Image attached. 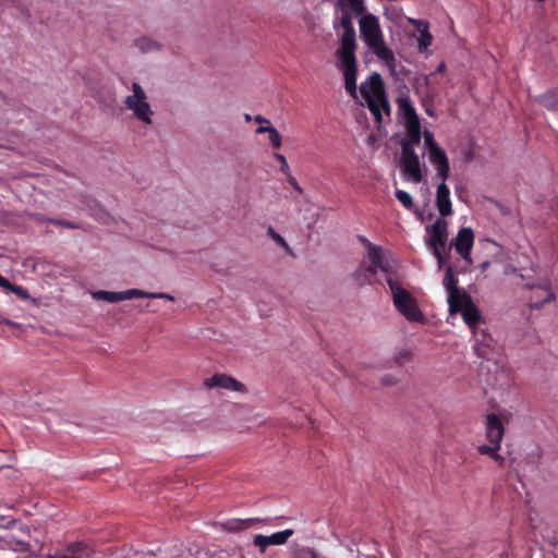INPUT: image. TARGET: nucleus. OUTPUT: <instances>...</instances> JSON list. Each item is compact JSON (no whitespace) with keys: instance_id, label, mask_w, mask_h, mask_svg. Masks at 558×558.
I'll return each mask as SVG.
<instances>
[{"instance_id":"nucleus-1","label":"nucleus","mask_w":558,"mask_h":558,"mask_svg":"<svg viewBox=\"0 0 558 558\" xmlns=\"http://www.w3.org/2000/svg\"><path fill=\"white\" fill-rule=\"evenodd\" d=\"M341 15L335 19L332 27L335 31L341 29L339 35L340 47L336 50V57L339 59V68L342 70L344 88L352 96L356 97V74L357 64L355 50L357 48L356 32L353 25L352 13L340 12Z\"/></svg>"},{"instance_id":"nucleus-2","label":"nucleus","mask_w":558,"mask_h":558,"mask_svg":"<svg viewBox=\"0 0 558 558\" xmlns=\"http://www.w3.org/2000/svg\"><path fill=\"white\" fill-rule=\"evenodd\" d=\"M359 31L367 49L384 61L390 72H395L397 60L393 51L385 43L379 17L373 13L364 14L359 20Z\"/></svg>"},{"instance_id":"nucleus-3","label":"nucleus","mask_w":558,"mask_h":558,"mask_svg":"<svg viewBox=\"0 0 558 558\" xmlns=\"http://www.w3.org/2000/svg\"><path fill=\"white\" fill-rule=\"evenodd\" d=\"M360 92L366 100L367 107L374 116L375 121L380 123L383 120L381 110H386L387 113L390 111L380 74L374 72L369 75L368 81L361 85Z\"/></svg>"},{"instance_id":"nucleus-4","label":"nucleus","mask_w":558,"mask_h":558,"mask_svg":"<svg viewBox=\"0 0 558 558\" xmlns=\"http://www.w3.org/2000/svg\"><path fill=\"white\" fill-rule=\"evenodd\" d=\"M387 283L391 291L392 302L397 311L411 323H423L424 314L420 310L414 296L391 277L387 278Z\"/></svg>"},{"instance_id":"nucleus-5","label":"nucleus","mask_w":558,"mask_h":558,"mask_svg":"<svg viewBox=\"0 0 558 558\" xmlns=\"http://www.w3.org/2000/svg\"><path fill=\"white\" fill-rule=\"evenodd\" d=\"M504 434L505 426L501 418L495 413L487 414L485 423V435L490 445H481L477 447V451L483 456H488L499 465H504L505 462V458L498 453Z\"/></svg>"},{"instance_id":"nucleus-6","label":"nucleus","mask_w":558,"mask_h":558,"mask_svg":"<svg viewBox=\"0 0 558 558\" xmlns=\"http://www.w3.org/2000/svg\"><path fill=\"white\" fill-rule=\"evenodd\" d=\"M132 95L124 99V106L128 110L132 111L133 117L144 124H151V117L154 111L147 101V95L143 87L133 82L131 86Z\"/></svg>"},{"instance_id":"nucleus-7","label":"nucleus","mask_w":558,"mask_h":558,"mask_svg":"<svg viewBox=\"0 0 558 558\" xmlns=\"http://www.w3.org/2000/svg\"><path fill=\"white\" fill-rule=\"evenodd\" d=\"M424 144L428 150V159L436 168V175L440 180H447L450 173V165L446 151L436 143L429 131L424 132Z\"/></svg>"},{"instance_id":"nucleus-8","label":"nucleus","mask_w":558,"mask_h":558,"mask_svg":"<svg viewBox=\"0 0 558 558\" xmlns=\"http://www.w3.org/2000/svg\"><path fill=\"white\" fill-rule=\"evenodd\" d=\"M524 287L532 290L529 302V307L531 310H541L545 304L553 302L556 299L548 279H542L537 282H526L524 283Z\"/></svg>"},{"instance_id":"nucleus-9","label":"nucleus","mask_w":558,"mask_h":558,"mask_svg":"<svg viewBox=\"0 0 558 558\" xmlns=\"http://www.w3.org/2000/svg\"><path fill=\"white\" fill-rule=\"evenodd\" d=\"M400 167L403 177L413 183H420L423 179L418 155L414 148L405 147L401 150Z\"/></svg>"},{"instance_id":"nucleus-10","label":"nucleus","mask_w":558,"mask_h":558,"mask_svg":"<svg viewBox=\"0 0 558 558\" xmlns=\"http://www.w3.org/2000/svg\"><path fill=\"white\" fill-rule=\"evenodd\" d=\"M450 314L461 313L464 323L473 331L481 319L477 306L473 303L470 294H463L461 299L456 301L454 307H449Z\"/></svg>"},{"instance_id":"nucleus-11","label":"nucleus","mask_w":558,"mask_h":558,"mask_svg":"<svg viewBox=\"0 0 558 558\" xmlns=\"http://www.w3.org/2000/svg\"><path fill=\"white\" fill-rule=\"evenodd\" d=\"M474 243V232L470 227L461 228L454 239L450 243V247H454L456 251L462 256V258L472 264L471 251Z\"/></svg>"},{"instance_id":"nucleus-12","label":"nucleus","mask_w":558,"mask_h":558,"mask_svg":"<svg viewBox=\"0 0 558 558\" xmlns=\"http://www.w3.org/2000/svg\"><path fill=\"white\" fill-rule=\"evenodd\" d=\"M293 535L292 530H282L279 532H276L271 535H264V534H255L254 539H252V543H254V546L260 550L262 554L265 553L266 548L271 545H283L289 541V538Z\"/></svg>"},{"instance_id":"nucleus-13","label":"nucleus","mask_w":558,"mask_h":558,"mask_svg":"<svg viewBox=\"0 0 558 558\" xmlns=\"http://www.w3.org/2000/svg\"><path fill=\"white\" fill-rule=\"evenodd\" d=\"M430 238L427 241L429 250L445 248L448 242V223L444 218H437L430 226Z\"/></svg>"},{"instance_id":"nucleus-14","label":"nucleus","mask_w":558,"mask_h":558,"mask_svg":"<svg viewBox=\"0 0 558 558\" xmlns=\"http://www.w3.org/2000/svg\"><path fill=\"white\" fill-rule=\"evenodd\" d=\"M95 549L86 542H71L62 551H57L53 558H93Z\"/></svg>"},{"instance_id":"nucleus-15","label":"nucleus","mask_w":558,"mask_h":558,"mask_svg":"<svg viewBox=\"0 0 558 558\" xmlns=\"http://www.w3.org/2000/svg\"><path fill=\"white\" fill-rule=\"evenodd\" d=\"M206 388H222L231 391H245V386L235 378L226 374H215L204 380Z\"/></svg>"},{"instance_id":"nucleus-16","label":"nucleus","mask_w":558,"mask_h":558,"mask_svg":"<svg viewBox=\"0 0 558 558\" xmlns=\"http://www.w3.org/2000/svg\"><path fill=\"white\" fill-rule=\"evenodd\" d=\"M144 294L143 290L140 289H130L120 292H111L99 290L93 293V298L96 300H102L109 303H117L124 300H131L134 298L142 296Z\"/></svg>"},{"instance_id":"nucleus-17","label":"nucleus","mask_w":558,"mask_h":558,"mask_svg":"<svg viewBox=\"0 0 558 558\" xmlns=\"http://www.w3.org/2000/svg\"><path fill=\"white\" fill-rule=\"evenodd\" d=\"M457 283H458V280L456 279V277L453 275L452 267L448 266L446 268L442 284L448 292L449 307H454L456 301L461 299L463 294H468L463 289H459Z\"/></svg>"},{"instance_id":"nucleus-18","label":"nucleus","mask_w":558,"mask_h":558,"mask_svg":"<svg viewBox=\"0 0 558 558\" xmlns=\"http://www.w3.org/2000/svg\"><path fill=\"white\" fill-rule=\"evenodd\" d=\"M436 206L439 214L442 217L449 216L452 214V206L450 201V190L446 184V180H441V182L437 186L436 192Z\"/></svg>"},{"instance_id":"nucleus-19","label":"nucleus","mask_w":558,"mask_h":558,"mask_svg":"<svg viewBox=\"0 0 558 558\" xmlns=\"http://www.w3.org/2000/svg\"><path fill=\"white\" fill-rule=\"evenodd\" d=\"M335 7L339 12L352 13L355 16L368 13L364 0H337Z\"/></svg>"},{"instance_id":"nucleus-20","label":"nucleus","mask_w":558,"mask_h":558,"mask_svg":"<svg viewBox=\"0 0 558 558\" xmlns=\"http://www.w3.org/2000/svg\"><path fill=\"white\" fill-rule=\"evenodd\" d=\"M413 25L416 31L420 33L418 41V51L424 52L432 45L433 36L428 31V23L423 20H412Z\"/></svg>"},{"instance_id":"nucleus-21","label":"nucleus","mask_w":558,"mask_h":558,"mask_svg":"<svg viewBox=\"0 0 558 558\" xmlns=\"http://www.w3.org/2000/svg\"><path fill=\"white\" fill-rule=\"evenodd\" d=\"M407 129V137L401 144V150L405 147L414 148L417 145L422 137L421 124L418 122H412L405 124Z\"/></svg>"},{"instance_id":"nucleus-22","label":"nucleus","mask_w":558,"mask_h":558,"mask_svg":"<svg viewBox=\"0 0 558 558\" xmlns=\"http://www.w3.org/2000/svg\"><path fill=\"white\" fill-rule=\"evenodd\" d=\"M398 106L403 113L405 124L420 121L415 108L409 97H400L398 99Z\"/></svg>"},{"instance_id":"nucleus-23","label":"nucleus","mask_w":558,"mask_h":558,"mask_svg":"<svg viewBox=\"0 0 558 558\" xmlns=\"http://www.w3.org/2000/svg\"><path fill=\"white\" fill-rule=\"evenodd\" d=\"M368 259L371 264H374V266L381 267V271L387 272V265L384 262V256L381 253V248L373 243H368Z\"/></svg>"},{"instance_id":"nucleus-24","label":"nucleus","mask_w":558,"mask_h":558,"mask_svg":"<svg viewBox=\"0 0 558 558\" xmlns=\"http://www.w3.org/2000/svg\"><path fill=\"white\" fill-rule=\"evenodd\" d=\"M538 101L548 110H558V88L549 90L538 97Z\"/></svg>"},{"instance_id":"nucleus-25","label":"nucleus","mask_w":558,"mask_h":558,"mask_svg":"<svg viewBox=\"0 0 558 558\" xmlns=\"http://www.w3.org/2000/svg\"><path fill=\"white\" fill-rule=\"evenodd\" d=\"M9 545H11L12 550H14V551H19V553L33 551V545L29 543V539H25L23 537H17L15 535H13L11 541H9Z\"/></svg>"},{"instance_id":"nucleus-26","label":"nucleus","mask_w":558,"mask_h":558,"mask_svg":"<svg viewBox=\"0 0 558 558\" xmlns=\"http://www.w3.org/2000/svg\"><path fill=\"white\" fill-rule=\"evenodd\" d=\"M353 280L356 287L361 288L365 284L372 283V277L367 274V270L364 269V265H361L353 272Z\"/></svg>"},{"instance_id":"nucleus-27","label":"nucleus","mask_w":558,"mask_h":558,"mask_svg":"<svg viewBox=\"0 0 558 558\" xmlns=\"http://www.w3.org/2000/svg\"><path fill=\"white\" fill-rule=\"evenodd\" d=\"M135 46L142 52H149L153 50H158L160 48L159 44L151 38L142 37L135 41Z\"/></svg>"},{"instance_id":"nucleus-28","label":"nucleus","mask_w":558,"mask_h":558,"mask_svg":"<svg viewBox=\"0 0 558 558\" xmlns=\"http://www.w3.org/2000/svg\"><path fill=\"white\" fill-rule=\"evenodd\" d=\"M395 196L402 204V206L405 209H408V210L413 209V207H414L413 198L408 192H405L403 190H397L395 192Z\"/></svg>"},{"instance_id":"nucleus-29","label":"nucleus","mask_w":558,"mask_h":558,"mask_svg":"<svg viewBox=\"0 0 558 558\" xmlns=\"http://www.w3.org/2000/svg\"><path fill=\"white\" fill-rule=\"evenodd\" d=\"M267 234L282 248H284L288 253H291V248L287 241L278 233L272 227H268Z\"/></svg>"},{"instance_id":"nucleus-30","label":"nucleus","mask_w":558,"mask_h":558,"mask_svg":"<svg viewBox=\"0 0 558 558\" xmlns=\"http://www.w3.org/2000/svg\"><path fill=\"white\" fill-rule=\"evenodd\" d=\"M412 359V352L408 349H403L395 354L392 361L396 365H403Z\"/></svg>"},{"instance_id":"nucleus-31","label":"nucleus","mask_w":558,"mask_h":558,"mask_svg":"<svg viewBox=\"0 0 558 558\" xmlns=\"http://www.w3.org/2000/svg\"><path fill=\"white\" fill-rule=\"evenodd\" d=\"M45 221L50 222L54 226L68 228V229H80V225L70 220L47 218Z\"/></svg>"},{"instance_id":"nucleus-32","label":"nucleus","mask_w":558,"mask_h":558,"mask_svg":"<svg viewBox=\"0 0 558 558\" xmlns=\"http://www.w3.org/2000/svg\"><path fill=\"white\" fill-rule=\"evenodd\" d=\"M519 274V277L526 282H537L538 280L535 279V269H520L517 270Z\"/></svg>"},{"instance_id":"nucleus-33","label":"nucleus","mask_w":558,"mask_h":558,"mask_svg":"<svg viewBox=\"0 0 558 558\" xmlns=\"http://www.w3.org/2000/svg\"><path fill=\"white\" fill-rule=\"evenodd\" d=\"M269 141L274 148L278 149L281 147L282 137L281 134L278 132L276 128H272V130L268 133Z\"/></svg>"},{"instance_id":"nucleus-34","label":"nucleus","mask_w":558,"mask_h":558,"mask_svg":"<svg viewBox=\"0 0 558 558\" xmlns=\"http://www.w3.org/2000/svg\"><path fill=\"white\" fill-rule=\"evenodd\" d=\"M141 298L165 299V300H169V301H174L173 295L166 293V292L149 293V292L144 291V294Z\"/></svg>"},{"instance_id":"nucleus-35","label":"nucleus","mask_w":558,"mask_h":558,"mask_svg":"<svg viewBox=\"0 0 558 558\" xmlns=\"http://www.w3.org/2000/svg\"><path fill=\"white\" fill-rule=\"evenodd\" d=\"M10 291L16 294L22 300H27L29 298L27 290L22 286L12 284Z\"/></svg>"},{"instance_id":"nucleus-36","label":"nucleus","mask_w":558,"mask_h":558,"mask_svg":"<svg viewBox=\"0 0 558 558\" xmlns=\"http://www.w3.org/2000/svg\"><path fill=\"white\" fill-rule=\"evenodd\" d=\"M274 156L280 162V170L283 173L289 174L290 168H289L286 157L279 153H276Z\"/></svg>"},{"instance_id":"nucleus-37","label":"nucleus","mask_w":558,"mask_h":558,"mask_svg":"<svg viewBox=\"0 0 558 558\" xmlns=\"http://www.w3.org/2000/svg\"><path fill=\"white\" fill-rule=\"evenodd\" d=\"M442 250L444 248H437V247H435V250H430L432 254L437 259L438 269H441L444 267V264H445V258H444V255H442V252H441Z\"/></svg>"},{"instance_id":"nucleus-38","label":"nucleus","mask_w":558,"mask_h":558,"mask_svg":"<svg viewBox=\"0 0 558 558\" xmlns=\"http://www.w3.org/2000/svg\"><path fill=\"white\" fill-rule=\"evenodd\" d=\"M364 269L367 270V274L371 277H374L378 272V270H381V267H379L377 265L374 266V264L369 263V265H367V266L364 265Z\"/></svg>"},{"instance_id":"nucleus-39","label":"nucleus","mask_w":558,"mask_h":558,"mask_svg":"<svg viewBox=\"0 0 558 558\" xmlns=\"http://www.w3.org/2000/svg\"><path fill=\"white\" fill-rule=\"evenodd\" d=\"M0 287L10 291L12 283L0 274Z\"/></svg>"},{"instance_id":"nucleus-40","label":"nucleus","mask_w":558,"mask_h":558,"mask_svg":"<svg viewBox=\"0 0 558 558\" xmlns=\"http://www.w3.org/2000/svg\"><path fill=\"white\" fill-rule=\"evenodd\" d=\"M183 483L180 476H175V478H167L165 482L161 483V485H172V484H180Z\"/></svg>"},{"instance_id":"nucleus-41","label":"nucleus","mask_w":558,"mask_h":558,"mask_svg":"<svg viewBox=\"0 0 558 558\" xmlns=\"http://www.w3.org/2000/svg\"><path fill=\"white\" fill-rule=\"evenodd\" d=\"M272 128H274L272 125H266V126L260 125V126H258V128L256 129V133H258V134H262V133H269V132L272 130Z\"/></svg>"},{"instance_id":"nucleus-42","label":"nucleus","mask_w":558,"mask_h":558,"mask_svg":"<svg viewBox=\"0 0 558 558\" xmlns=\"http://www.w3.org/2000/svg\"><path fill=\"white\" fill-rule=\"evenodd\" d=\"M0 325H7V326H16V324L8 318H4L2 316H0Z\"/></svg>"},{"instance_id":"nucleus-43","label":"nucleus","mask_w":558,"mask_h":558,"mask_svg":"<svg viewBox=\"0 0 558 558\" xmlns=\"http://www.w3.org/2000/svg\"><path fill=\"white\" fill-rule=\"evenodd\" d=\"M255 121H256L257 123H267V124H269V120H268V119H266V118H265V117H263V116H259V114L255 117Z\"/></svg>"},{"instance_id":"nucleus-44","label":"nucleus","mask_w":558,"mask_h":558,"mask_svg":"<svg viewBox=\"0 0 558 558\" xmlns=\"http://www.w3.org/2000/svg\"><path fill=\"white\" fill-rule=\"evenodd\" d=\"M289 182L292 184V186H294V189L299 192H301V187L299 186V184L296 183L295 179L293 177H290L289 178Z\"/></svg>"},{"instance_id":"nucleus-45","label":"nucleus","mask_w":558,"mask_h":558,"mask_svg":"<svg viewBox=\"0 0 558 558\" xmlns=\"http://www.w3.org/2000/svg\"><path fill=\"white\" fill-rule=\"evenodd\" d=\"M489 265H490V263L488 260L483 262V263L480 264V269L482 271H484V270H486L489 267Z\"/></svg>"},{"instance_id":"nucleus-46","label":"nucleus","mask_w":558,"mask_h":558,"mask_svg":"<svg viewBox=\"0 0 558 558\" xmlns=\"http://www.w3.org/2000/svg\"><path fill=\"white\" fill-rule=\"evenodd\" d=\"M359 240L366 246V248L368 250V243H371L365 236L363 235H360L359 236Z\"/></svg>"},{"instance_id":"nucleus-47","label":"nucleus","mask_w":558,"mask_h":558,"mask_svg":"<svg viewBox=\"0 0 558 558\" xmlns=\"http://www.w3.org/2000/svg\"><path fill=\"white\" fill-rule=\"evenodd\" d=\"M383 383H384L385 385H388V386H391V385H393V384H395V381H393L390 377H385V378H383Z\"/></svg>"},{"instance_id":"nucleus-48","label":"nucleus","mask_w":558,"mask_h":558,"mask_svg":"<svg viewBox=\"0 0 558 558\" xmlns=\"http://www.w3.org/2000/svg\"><path fill=\"white\" fill-rule=\"evenodd\" d=\"M308 554H310V557H312V558H319V556L313 549H308Z\"/></svg>"},{"instance_id":"nucleus-49","label":"nucleus","mask_w":558,"mask_h":558,"mask_svg":"<svg viewBox=\"0 0 558 558\" xmlns=\"http://www.w3.org/2000/svg\"><path fill=\"white\" fill-rule=\"evenodd\" d=\"M478 356H483V353L478 351L477 347L474 348Z\"/></svg>"},{"instance_id":"nucleus-50","label":"nucleus","mask_w":558,"mask_h":558,"mask_svg":"<svg viewBox=\"0 0 558 558\" xmlns=\"http://www.w3.org/2000/svg\"><path fill=\"white\" fill-rule=\"evenodd\" d=\"M426 113L433 116L432 109H426Z\"/></svg>"},{"instance_id":"nucleus-51","label":"nucleus","mask_w":558,"mask_h":558,"mask_svg":"<svg viewBox=\"0 0 558 558\" xmlns=\"http://www.w3.org/2000/svg\"><path fill=\"white\" fill-rule=\"evenodd\" d=\"M116 558H129V556L118 555Z\"/></svg>"},{"instance_id":"nucleus-52","label":"nucleus","mask_w":558,"mask_h":558,"mask_svg":"<svg viewBox=\"0 0 558 558\" xmlns=\"http://www.w3.org/2000/svg\"><path fill=\"white\" fill-rule=\"evenodd\" d=\"M22 558H27V557H22Z\"/></svg>"}]
</instances>
